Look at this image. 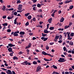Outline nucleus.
Wrapping results in <instances>:
<instances>
[{
  "instance_id": "1",
  "label": "nucleus",
  "mask_w": 74,
  "mask_h": 74,
  "mask_svg": "<svg viewBox=\"0 0 74 74\" xmlns=\"http://www.w3.org/2000/svg\"><path fill=\"white\" fill-rule=\"evenodd\" d=\"M23 65H31V63L29 62H28L27 61H24L22 63Z\"/></svg>"
},
{
  "instance_id": "2",
  "label": "nucleus",
  "mask_w": 74,
  "mask_h": 74,
  "mask_svg": "<svg viewBox=\"0 0 74 74\" xmlns=\"http://www.w3.org/2000/svg\"><path fill=\"white\" fill-rule=\"evenodd\" d=\"M66 60H64V58H60L59 60H58L59 62H64L66 61Z\"/></svg>"
},
{
  "instance_id": "3",
  "label": "nucleus",
  "mask_w": 74,
  "mask_h": 74,
  "mask_svg": "<svg viewBox=\"0 0 74 74\" xmlns=\"http://www.w3.org/2000/svg\"><path fill=\"white\" fill-rule=\"evenodd\" d=\"M18 33H19V31H18L15 32H14V34H13L14 36V37L16 36H19L18 34Z\"/></svg>"
},
{
  "instance_id": "4",
  "label": "nucleus",
  "mask_w": 74,
  "mask_h": 74,
  "mask_svg": "<svg viewBox=\"0 0 74 74\" xmlns=\"http://www.w3.org/2000/svg\"><path fill=\"white\" fill-rule=\"evenodd\" d=\"M41 67L40 66H38L37 67L36 70V72H38V71H40V70L41 69Z\"/></svg>"
},
{
  "instance_id": "5",
  "label": "nucleus",
  "mask_w": 74,
  "mask_h": 74,
  "mask_svg": "<svg viewBox=\"0 0 74 74\" xmlns=\"http://www.w3.org/2000/svg\"><path fill=\"white\" fill-rule=\"evenodd\" d=\"M18 10H22V5H19L18 6Z\"/></svg>"
},
{
  "instance_id": "6",
  "label": "nucleus",
  "mask_w": 74,
  "mask_h": 74,
  "mask_svg": "<svg viewBox=\"0 0 74 74\" xmlns=\"http://www.w3.org/2000/svg\"><path fill=\"white\" fill-rule=\"evenodd\" d=\"M48 38L45 37H42L41 38V39L42 40H43L44 41H47V40H48Z\"/></svg>"
},
{
  "instance_id": "7",
  "label": "nucleus",
  "mask_w": 74,
  "mask_h": 74,
  "mask_svg": "<svg viewBox=\"0 0 74 74\" xmlns=\"http://www.w3.org/2000/svg\"><path fill=\"white\" fill-rule=\"evenodd\" d=\"M6 73L8 74H12V72L10 70H8L7 71H6Z\"/></svg>"
},
{
  "instance_id": "8",
  "label": "nucleus",
  "mask_w": 74,
  "mask_h": 74,
  "mask_svg": "<svg viewBox=\"0 0 74 74\" xmlns=\"http://www.w3.org/2000/svg\"><path fill=\"white\" fill-rule=\"evenodd\" d=\"M11 16L10 17L9 16H8V17L7 18L8 19H12V18H14V15L13 14H11Z\"/></svg>"
},
{
  "instance_id": "9",
  "label": "nucleus",
  "mask_w": 74,
  "mask_h": 74,
  "mask_svg": "<svg viewBox=\"0 0 74 74\" xmlns=\"http://www.w3.org/2000/svg\"><path fill=\"white\" fill-rule=\"evenodd\" d=\"M70 2H72V0H67L65 2V4H67V3H70Z\"/></svg>"
},
{
  "instance_id": "10",
  "label": "nucleus",
  "mask_w": 74,
  "mask_h": 74,
  "mask_svg": "<svg viewBox=\"0 0 74 74\" xmlns=\"http://www.w3.org/2000/svg\"><path fill=\"white\" fill-rule=\"evenodd\" d=\"M8 46L10 47H15V45H13L12 44L10 43L8 44Z\"/></svg>"
},
{
  "instance_id": "11",
  "label": "nucleus",
  "mask_w": 74,
  "mask_h": 74,
  "mask_svg": "<svg viewBox=\"0 0 74 74\" xmlns=\"http://www.w3.org/2000/svg\"><path fill=\"white\" fill-rule=\"evenodd\" d=\"M68 36V40H71L72 39V38H70V34H67Z\"/></svg>"
},
{
  "instance_id": "12",
  "label": "nucleus",
  "mask_w": 74,
  "mask_h": 74,
  "mask_svg": "<svg viewBox=\"0 0 74 74\" xmlns=\"http://www.w3.org/2000/svg\"><path fill=\"white\" fill-rule=\"evenodd\" d=\"M52 21V18H50L48 20V22H49V23H51Z\"/></svg>"
},
{
  "instance_id": "13",
  "label": "nucleus",
  "mask_w": 74,
  "mask_h": 74,
  "mask_svg": "<svg viewBox=\"0 0 74 74\" xmlns=\"http://www.w3.org/2000/svg\"><path fill=\"white\" fill-rule=\"evenodd\" d=\"M64 18L63 17H62L61 19L60 20V22H63L64 21Z\"/></svg>"
},
{
  "instance_id": "14",
  "label": "nucleus",
  "mask_w": 74,
  "mask_h": 74,
  "mask_svg": "<svg viewBox=\"0 0 74 74\" xmlns=\"http://www.w3.org/2000/svg\"><path fill=\"white\" fill-rule=\"evenodd\" d=\"M42 53L43 55H48V53H46V52L44 51H42Z\"/></svg>"
},
{
  "instance_id": "15",
  "label": "nucleus",
  "mask_w": 74,
  "mask_h": 74,
  "mask_svg": "<svg viewBox=\"0 0 74 74\" xmlns=\"http://www.w3.org/2000/svg\"><path fill=\"white\" fill-rule=\"evenodd\" d=\"M25 33V32L21 31L19 33V34L20 35H24Z\"/></svg>"
},
{
  "instance_id": "16",
  "label": "nucleus",
  "mask_w": 74,
  "mask_h": 74,
  "mask_svg": "<svg viewBox=\"0 0 74 74\" xmlns=\"http://www.w3.org/2000/svg\"><path fill=\"white\" fill-rule=\"evenodd\" d=\"M44 33H48L49 32V31H48V30H47L45 29V30H44Z\"/></svg>"
},
{
  "instance_id": "17",
  "label": "nucleus",
  "mask_w": 74,
  "mask_h": 74,
  "mask_svg": "<svg viewBox=\"0 0 74 74\" xmlns=\"http://www.w3.org/2000/svg\"><path fill=\"white\" fill-rule=\"evenodd\" d=\"M13 60H18V58H17L16 56H14L13 58Z\"/></svg>"
},
{
  "instance_id": "18",
  "label": "nucleus",
  "mask_w": 74,
  "mask_h": 74,
  "mask_svg": "<svg viewBox=\"0 0 74 74\" xmlns=\"http://www.w3.org/2000/svg\"><path fill=\"white\" fill-rule=\"evenodd\" d=\"M27 18L28 19L30 20V19H32V16L31 15H29L28 16H27Z\"/></svg>"
},
{
  "instance_id": "19",
  "label": "nucleus",
  "mask_w": 74,
  "mask_h": 74,
  "mask_svg": "<svg viewBox=\"0 0 74 74\" xmlns=\"http://www.w3.org/2000/svg\"><path fill=\"white\" fill-rule=\"evenodd\" d=\"M2 25L5 27L6 26H7L8 25V23H4L2 24Z\"/></svg>"
},
{
  "instance_id": "20",
  "label": "nucleus",
  "mask_w": 74,
  "mask_h": 74,
  "mask_svg": "<svg viewBox=\"0 0 74 74\" xmlns=\"http://www.w3.org/2000/svg\"><path fill=\"white\" fill-rule=\"evenodd\" d=\"M9 52H10L12 50V49L11 47H9V48L8 49Z\"/></svg>"
},
{
  "instance_id": "21",
  "label": "nucleus",
  "mask_w": 74,
  "mask_h": 74,
  "mask_svg": "<svg viewBox=\"0 0 74 74\" xmlns=\"http://www.w3.org/2000/svg\"><path fill=\"white\" fill-rule=\"evenodd\" d=\"M69 44V45H73V42L72 41H70Z\"/></svg>"
},
{
  "instance_id": "22",
  "label": "nucleus",
  "mask_w": 74,
  "mask_h": 74,
  "mask_svg": "<svg viewBox=\"0 0 74 74\" xmlns=\"http://www.w3.org/2000/svg\"><path fill=\"white\" fill-rule=\"evenodd\" d=\"M42 37H45V36H47V34H43V33H42Z\"/></svg>"
},
{
  "instance_id": "23",
  "label": "nucleus",
  "mask_w": 74,
  "mask_h": 74,
  "mask_svg": "<svg viewBox=\"0 0 74 74\" xmlns=\"http://www.w3.org/2000/svg\"><path fill=\"white\" fill-rule=\"evenodd\" d=\"M54 27H50L49 29L51 30H53L54 29Z\"/></svg>"
},
{
  "instance_id": "24",
  "label": "nucleus",
  "mask_w": 74,
  "mask_h": 74,
  "mask_svg": "<svg viewBox=\"0 0 74 74\" xmlns=\"http://www.w3.org/2000/svg\"><path fill=\"white\" fill-rule=\"evenodd\" d=\"M73 8H74V7L73 6V5H72L70 6L69 9H70V10H72V9H73Z\"/></svg>"
},
{
  "instance_id": "25",
  "label": "nucleus",
  "mask_w": 74,
  "mask_h": 74,
  "mask_svg": "<svg viewBox=\"0 0 74 74\" xmlns=\"http://www.w3.org/2000/svg\"><path fill=\"white\" fill-rule=\"evenodd\" d=\"M5 6L4 5L3 6V8L2 9V10H3V11H4L5 10Z\"/></svg>"
},
{
  "instance_id": "26",
  "label": "nucleus",
  "mask_w": 74,
  "mask_h": 74,
  "mask_svg": "<svg viewBox=\"0 0 74 74\" xmlns=\"http://www.w3.org/2000/svg\"><path fill=\"white\" fill-rule=\"evenodd\" d=\"M44 60H45V61H46L47 62L50 61V60L49 59H47L45 58H44Z\"/></svg>"
},
{
  "instance_id": "27",
  "label": "nucleus",
  "mask_w": 74,
  "mask_h": 74,
  "mask_svg": "<svg viewBox=\"0 0 74 74\" xmlns=\"http://www.w3.org/2000/svg\"><path fill=\"white\" fill-rule=\"evenodd\" d=\"M41 5L39 3L37 5V7L38 8H40V7H41Z\"/></svg>"
},
{
  "instance_id": "28",
  "label": "nucleus",
  "mask_w": 74,
  "mask_h": 74,
  "mask_svg": "<svg viewBox=\"0 0 74 74\" xmlns=\"http://www.w3.org/2000/svg\"><path fill=\"white\" fill-rule=\"evenodd\" d=\"M32 63L36 65V64H37V62H36V61H34Z\"/></svg>"
},
{
  "instance_id": "29",
  "label": "nucleus",
  "mask_w": 74,
  "mask_h": 74,
  "mask_svg": "<svg viewBox=\"0 0 74 74\" xmlns=\"http://www.w3.org/2000/svg\"><path fill=\"white\" fill-rule=\"evenodd\" d=\"M60 37V36L57 35L55 36V38L56 39H58V38H59Z\"/></svg>"
},
{
  "instance_id": "30",
  "label": "nucleus",
  "mask_w": 74,
  "mask_h": 74,
  "mask_svg": "<svg viewBox=\"0 0 74 74\" xmlns=\"http://www.w3.org/2000/svg\"><path fill=\"white\" fill-rule=\"evenodd\" d=\"M70 27L69 25H68V26H65L64 27V29H67V28H68V27Z\"/></svg>"
},
{
  "instance_id": "31",
  "label": "nucleus",
  "mask_w": 74,
  "mask_h": 74,
  "mask_svg": "<svg viewBox=\"0 0 74 74\" xmlns=\"http://www.w3.org/2000/svg\"><path fill=\"white\" fill-rule=\"evenodd\" d=\"M53 67L54 69H58V67L56 66H55V65H53Z\"/></svg>"
},
{
  "instance_id": "32",
  "label": "nucleus",
  "mask_w": 74,
  "mask_h": 74,
  "mask_svg": "<svg viewBox=\"0 0 74 74\" xmlns=\"http://www.w3.org/2000/svg\"><path fill=\"white\" fill-rule=\"evenodd\" d=\"M52 74H59V73H58L57 72H56L55 71H54L53 73H52Z\"/></svg>"
},
{
  "instance_id": "33",
  "label": "nucleus",
  "mask_w": 74,
  "mask_h": 74,
  "mask_svg": "<svg viewBox=\"0 0 74 74\" xmlns=\"http://www.w3.org/2000/svg\"><path fill=\"white\" fill-rule=\"evenodd\" d=\"M58 30H59V31H63V30H64V29L63 28H59L58 29Z\"/></svg>"
},
{
  "instance_id": "34",
  "label": "nucleus",
  "mask_w": 74,
  "mask_h": 74,
  "mask_svg": "<svg viewBox=\"0 0 74 74\" xmlns=\"http://www.w3.org/2000/svg\"><path fill=\"white\" fill-rule=\"evenodd\" d=\"M74 33H72L70 34V36H71L72 37H73L74 36Z\"/></svg>"
},
{
  "instance_id": "35",
  "label": "nucleus",
  "mask_w": 74,
  "mask_h": 74,
  "mask_svg": "<svg viewBox=\"0 0 74 74\" xmlns=\"http://www.w3.org/2000/svg\"><path fill=\"white\" fill-rule=\"evenodd\" d=\"M14 8H11L10 9H8V11H13L14 10Z\"/></svg>"
},
{
  "instance_id": "36",
  "label": "nucleus",
  "mask_w": 74,
  "mask_h": 74,
  "mask_svg": "<svg viewBox=\"0 0 74 74\" xmlns=\"http://www.w3.org/2000/svg\"><path fill=\"white\" fill-rule=\"evenodd\" d=\"M30 14V13H28L27 14H25V16H27L28 15H29V14Z\"/></svg>"
},
{
  "instance_id": "37",
  "label": "nucleus",
  "mask_w": 74,
  "mask_h": 74,
  "mask_svg": "<svg viewBox=\"0 0 74 74\" xmlns=\"http://www.w3.org/2000/svg\"><path fill=\"white\" fill-rule=\"evenodd\" d=\"M32 20H33V21L35 22L36 21V18L34 17L33 18Z\"/></svg>"
},
{
  "instance_id": "38",
  "label": "nucleus",
  "mask_w": 74,
  "mask_h": 74,
  "mask_svg": "<svg viewBox=\"0 0 74 74\" xmlns=\"http://www.w3.org/2000/svg\"><path fill=\"white\" fill-rule=\"evenodd\" d=\"M1 69L2 70H4V71H7V69H4V68H1Z\"/></svg>"
},
{
  "instance_id": "39",
  "label": "nucleus",
  "mask_w": 74,
  "mask_h": 74,
  "mask_svg": "<svg viewBox=\"0 0 74 74\" xmlns=\"http://www.w3.org/2000/svg\"><path fill=\"white\" fill-rule=\"evenodd\" d=\"M7 32L10 33V32H11V30L10 29H8L7 30Z\"/></svg>"
},
{
  "instance_id": "40",
  "label": "nucleus",
  "mask_w": 74,
  "mask_h": 74,
  "mask_svg": "<svg viewBox=\"0 0 74 74\" xmlns=\"http://www.w3.org/2000/svg\"><path fill=\"white\" fill-rule=\"evenodd\" d=\"M17 12H14V15H15V16L17 15Z\"/></svg>"
},
{
  "instance_id": "41",
  "label": "nucleus",
  "mask_w": 74,
  "mask_h": 74,
  "mask_svg": "<svg viewBox=\"0 0 74 74\" xmlns=\"http://www.w3.org/2000/svg\"><path fill=\"white\" fill-rule=\"evenodd\" d=\"M32 1H33V3H35L37 2V0H32Z\"/></svg>"
},
{
  "instance_id": "42",
  "label": "nucleus",
  "mask_w": 74,
  "mask_h": 74,
  "mask_svg": "<svg viewBox=\"0 0 74 74\" xmlns=\"http://www.w3.org/2000/svg\"><path fill=\"white\" fill-rule=\"evenodd\" d=\"M29 25V22H27L25 24V26H28V25Z\"/></svg>"
},
{
  "instance_id": "43",
  "label": "nucleus",
  "mask_w": 74,
  "mask_h": 74,
  "mask_svg": "<svg viewBox=\"0 0 74 74\" xmlns=\"http://www.w3.org/2000/svg\"><path fill=\"white\" fill-rule=\"evenodd\" d=\"M7 17V16L6 15L3 16V19H5Z\"/></svg>"
},
{
  "instance_id": "44",
  "label": "nucleus",
  "mask_w": 74,
  "mask_h": 74,
  "mask_svg": "<svg viewBox=\"0 0 74 74\" xmlns=\"http://www.w3.org/2000/svg\"><path fill=\"white\" fill-rule=\"evenodd\" d=\"M21 2L20 1V0H18V1H17L16 2L17 4H19V3H21Z\"/></svg>"
},
{
  "instance_id": "45",
  "label": "nucleus",
  "mask_w": 74,
  "mask_h": 74,
  "mask_svg": "<svg viewBox=\"0 0 74 74\" xmlns=\"http://www.w3.org/2000/svg\"><path fill=\"white\" fill-rule=\"evenodd\" d=\"M64 51H66V47H64L63 48Z\"/></svg>"
},
{
  "instance_id": "46",
  "label": "nucleus",
  "mask_w": 74,
  "mask_h": 74,
  "mask_svg": "<svg viewBox=\"0 0 74 74\" xmlns=\"http://www.w3.org/2000/svg\"><path fill=\"white\" fill-rule=\"evenodd\" d=\"M64 36L65 37H66V36H67V34H66V32H64Z\"/></svg>"
},
{
  "instance_id": "47",
  "label": "nucleus",
  "mask_w": 74,
  "mask_h": 74,
  "mask_svg": "<svg viewBox=\"0 0 74 74\" xmlns=\"http://www.w3.org/2000/svg\"><path fill=\"white\" fill-rule=\"evenodd\" d=\"M6 68L7 69H11V68H12V67L11 66L10 67L9 66H8L6 67Z\"/></svg>"
},
{
  "instance_id": "48",
  "label": "nucleus",
  "mask_w": 74,
  "mask_h": 74,
  "mask_svg": "<svg viewBox=\"0 0 74 74\" xmlns=\"http://www.w3.org/2000/svg\"><path fill=\"white\" fill-rule=\"evenodd\" d=\"M46 49L47 50H48V49H49V46H46Z\"/></svg>"
},
{
  "instance_id": "49",
  "label": "nucleus",
  "mask_w": 74,
  "mask_h": 74,
  "mask_svg": "<svg viewBox=\"0 0 74 74\" xmlns=\"http://www.w3.org/2000/svg\"><path fill=\"white\" fill-rule=\"evenodd\" d=\"M58 13L59 14H60L62 13V11L61 10H60L59 11H58Z\"/></svg>"
},
{
  "instance_id": "50",
  "label": "nucleus",
  "mask_w": 74,
  "mask_h": 74,
  "mask_svg": "<svg viewBox=\"0 0 74 74\" xmlns=\"http://www.w3.org/2000/svg\"><path fill=\"white\" fill-rule=\"evenodd\" d=\"M63 4V2H59V5H62V4Z\"/></svg>"
},
{
  "instance_id": "51",
  "label": "nucleus",
  "mask_w": 74,
  "mask_h": 74,
  "mask_svg": "<svg viewBox=\"0 0 74 74\" xmlns=\"http://www.w3.org/2000/svg\"><path fill=\"white\" fill-rule=\"evenodd\" d=\"M54 44V42H51L49 43V44L50 45H53Z\"/></svg>"
},
{
  "instance_id": "52",
  "label": "nucleus",
  "mask_w": 74,
  "mask_h": 74,
  "mask_svg": "<svg viewBox=\"0 0 74 74\" xmlns=\"http://www.w3.org/2000/svg\"><path fill=\"white\" fill-rule=\"evenodd\" d=\"M26 51L27 53H29V52H30V50L29 49H27Z\"/></svg>"
},
{
  "instance_id": "53",
  "label": "nucleus",
  "mask_w": 74,
  "mask_h": 74,
  "mask_svg": "<svg viewBox=\"0 0 74 74\" xmlns=\"http://www.w3.org/2000/svg\"><path fill=\"white\" fill-rule=\"evenodd\" d=\"M32 45V44L31 43H29V45L28 46L29 47H31V45Z\"/></svg>"
},
{
  "instance_id": "54",
  "label": "nucleus",
  "mask_w": 74,
  "mask_h": 74,
  "mask_svg": "<svg viewBox=\"0 0 74 74\" xmlns=\"http://www.w3.org/2000/svg\"><path fill=\"white\" fill-rule=\"evenodd\" d=\"M69 70L70 71H73V69L71 68H70L69 69Z\"/></svg>"
},
{
  "instance_id": "55",
  "label": "nucleus",
  "mask_w": 74,
  "mask_h": 74,
  "mask_svg": "<svg viewBox=\"0 0 74 74\" xmlns=\"http://www.w3.org/2000/svg\"><path fill=\"white\" fill-rule=\"evenodd\" d=\"M10 56H13V53H11L9 54Z\"/></svg>"
},
{
  "instance_id": "56",
  "label": "nucleus",
  "mask_w": 74,
  "mask_h": 74,
  "mask_svg": "<svg viewBox=\"0 0 74 74\" xmlns=\"http://www.w3.org/2000/svg\"><path fill=\"white\" fill-rule=\"evenodd\" d=\"M37 39V38H35V37H33L32 40H36Z\"/></svg>"
},
{
  "instance_id": "57",
  "label": "nucleus",
  "mask_w": 74,
  "mask_h": 74,
  "mask_svg": "<svg viewBox=\"0 0 74 74\" xmlns=\"http://www.w3.org/2000/svg\"><path fill=\"white\" fill-rule=\"evenodd\" d=\"M42 10L41 9H39L38 10V12H42Z\"/></svg>"
},
{
  "instance_id": "58",
  "label": "nucleus",
  "mask_w": 74,
  "mask_h": 74,
  "mask_svg": "<svg viewBox=\"0 0 74 74\" xmlns=\"http://www.w3.org/2000/svg\"><path fill=\"white\" fill-rule=\"evenodd\" d=\"M43 23V22L40 21L39 22V24H40V25H42Z\"/></svg>"
},
{
  "instance_id": "59",
  "label": "nucleus",
  "mask_w": 74,
  "mask_h": 74,
  "mask_svg": "<svg viewBox=\"0 0 74 74\" xmlns=\"http://www.w3.org/2000/svg\"><path fill=\"white\" fill-rule=\"evenodd\" d=\"M57 10H55L54 11V12H53V14H55V13L56 12H57Z\"/></svg>"
},
{
  "instance_id": "60",
  "label": "nucleus",
  "mask_w": 74,
  "mask_h": 74,
  "mask_svg": "<svg viewBox=\"0 0 74 74\" xmlns=\"http://www.w3.org/2000/svg\"><path fill=\"white\" fill-rule=\"evenodd\" d=\"M33 10H34V11H36V7H34L33 8Z\"/></svg>"
},
{
  "instance_id": "61",
  "label": "nucleus",
  "mask_w": 74,
  "mask_h": 74,
  "mask_svg": "<svg viewBox=\"0 0 74 74\" xmlns=\"http://www.w3.org/2000/svg\"><path fill=\"white\" fill-rule=\"evenodd\" d=\"M62 40H59L58 41V42H59V43H61L62 42Z\"/></svg>"
},
{
  "instance_id": "62",
  "label": "nucleus",
  "mask_w": 74,
  "mask_h": 74,
  "mask_svg": "<svg viewBox=\"0 0 74 74\" xmlns=\"http://www.w3.org/2000/svg\"><path fill=\"white\" fill-rule=\"evenodd\" d=\"M39 27H40L41 28H42V25H39Z\"/></svg>"
},
{
  "instance_id": "63",
  "label": "nucleus",
  "mask_w": 74,
  "mask_h": 74,
  "mask_svg": "<svg viewBox=\"0 0 74 74\" xmlns=\"http://www.w3.org/2000/svg\"><path fill=\"white\" fill-rule=\"evenodd\" d=\"M9 40L11 41H13V39H9Z\"/></svg>"
},
{
  "instance_id": "64",
  "label": "nucleus",
  "mask_w": 74,
  "mask_h": 74,
  "mask_svg": "<svg viewBox=\"0 0 74 74\" xmlns=\"http://www.w3.org/2000/svg\"><path fill=\"white\" fill-rule=\"evenodd\" d=\"M65 74H69V72L67 71L65 72Z\"/></svg>"
}]
</instances>
